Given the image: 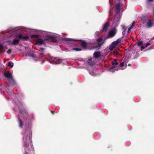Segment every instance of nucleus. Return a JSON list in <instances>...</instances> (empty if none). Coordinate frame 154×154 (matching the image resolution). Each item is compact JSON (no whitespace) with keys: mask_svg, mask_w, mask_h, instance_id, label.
Listing matches in <instances>:
<instances>
[{"mask_svg":"<svg viewBox=\"0 0 154 154\" xmlns=\"http://www.w3.org/2000/svg\"><path fill=\"white\" fill-rule=\"evenodd\" d=\"M23 146L25 150L24 154H29L30 149L33 150V146L31 139L32 135L31 127L26 129L23 133Z\"/></svg>","mask_w":154,"mask_h":154,"instance_id":"1","label":"nucleus"},{"mask_svg":"<svg viewBox=\"0 0 154 154\" xmlns=\"http://www.w3.org/2000/svg\"><path fill=\"white\" fill-rule=\"evenodd\" d=\"M12 37L14 38L12 41H6L9 45H17L19 43V39H21L23 40H27L29 39V37L27 35H23L21 33H17L16 31L12 30L10 33L7 35V37Z\"/></svg>","mask_w":154,"mask_h":154,"instance_id":"2","label":"nucleus"},{"mask_svg":"<svg viewBox=\"0 0 154 154\" xmlns=\"http://www.w3.org/2000/svg\"><path fill=\"white\" fill-rule=\"evenodd\" d=\"M128 62L127 59H126L119 65L117 60L115 59L112 62V66L109 69V71L112 72H114L120 69H124L126 68Z\"/></svg>","mask_w":154,"mask_h":154,"instance_id":"3","label":"nucleus"},{"mask_svg":"<svg viewBox=\"0 0 154 154\" xmlns=\"http://www.w3.org/2000/svg\"><path fill=\"white\" fill-rule=\"evenodd\" d=\"M5 76L8 78L10 84L13 85L16 84V82L12 77L11 74L9 73H5Z\"/></svg>","mask_w":154,"mask_h":154,"instance_id":"4","label":"nucleus"},{"mask_svg":"<svg viewBox=\"0 0 154 154\" xmlns=\"http://www.w3.org/2000/svg\"><path fill=\"white\" fill-rule=\"evenodd\" d=\"M44 33L46 34L45 39L47 40L49 39L55 38L57 37L56 35H52L50 32H44Z\"/></svg>","mask_w":154,"mask_h":154,"instance_id":"5","label":"nucleus"},{"mask_svg":"<svg viewBox=\"0 0 154 154\" xmlns=\"http://www.w3.org/2000/svg\"><path fill=\"white\" fill-rule=\"evenodd\" d=\"M19 29H21L24 31L27 32H35V30L32 29L30 28H28L26 27H25L24 26H20L19 27Z\"/></svg>","mask_w":154,"mask_h":154,"instance_id":"6","label":"nucleus"},{"mask_svg":"<svg viewBox=\"0 0 154 154\" xmlns=\"http://www.w3.org/2000/svg\"><path fill=\"white\" fill-rule=\"evenodd\" d=\"M116 32V30L115 29H113L111 30L109 33L108 37L109 38H110L113 36Z\"/></svg>","mask_w":154,"mask_h":154,"instance_id":"7","label":"nucleus"},{"mask_svg":"<svg viewBox=\"0 0 154 154\" xmlns=\"http://www.w3.org/2000/svg\"><path fill=\"white\" fill-rule=\"evenodd\" d=\"M49 57L52 60H54V62H56L55 63H54L55 64H59L60 63L61 61V60L60 59H57V58H54L52 57H51L50 56V55L49 56Z\"/></svg>","mask_w":154,"mask_h":154,"instance_id":"8","label":"nucleus"},{"mask_svg":"<svg viewBox=\"0 0 154 154\" xmlns=\"http://www.w3.org/2000/svg\"><path fill=\"white\" fill-rule=\"evenodd\" d=\"M93 59L92 58L89 59L87 62L88 65L90 66V67H91L92 68V66L95 64V63L93 61H92V60Z\"/></svg>","mask_w":154,"mask_h":154,"instance_id":"9","label":"nucleus"},{"mask_svg":"<svg viewBox=\"0 0 154 154\" xmlns=\"http://www.w3.org/2000/svg\"><path fill=\"white\" fill-rule=\"evenodd\" d=\"M153 21L149 20H148L146 24V26L147 28H149L152 27L153 26Z\"/></svg>","mask_w":154,"mask_h":154,"instance_id":"10","label":"nucleus"},{"mask_svg":"<svg viewBox=\"0 0 154 154\" xmlns=\"http://www.w3.org/2000/svg\"><path fill=\"white\" fill-rule=\"evenodd\" d=\"M20 116L23 115L25 117H26L27 116V112L23 108V110L22 111L20 110Z\"/></svg>","mask_w":154,"mask_h":154,"instance_id":"11","label":"nucleus"},{"mask_svg":"<svg viewBox=\"0 0 154 154\" xmlns=\"http://www.w3.org/2000/svg\"><path fill=\"white\" fill-rule=\"evenodd\" d=\"M109 26V24L108 23H105L103 26V32H106Z\"/></svg>","mask_w":154,"mask_h":154,"instance_id":"12","label":"nucleus"},{"mask_svg":"<svg viewBox=\"0 0 154 154\" xmlns=\"http://www.w3.org/2000/svg\"><path fill=\"white\" fill-rule=\"evenodd\" d=\"M117 45L116 43L113 42L109 46L110 50L111 51L113 50Z\"/></svg>","mask_w":154,"mask_h":154,"instance_id":"13","label":"nucleus"},{"mask_svg":"<svg viewBox=\"0 0 154 154\" xmlns=\"http://www.w3.org/2000/svg\"><path fill=\"white\" fill-rule=\"evenodd\" d=\"M36 42L38 43H40L41 44H44L45 43L44 40L41 38L37 39Z\"/></svg>","mask_w":154,"mask_h":154,"instance_id":"14","label":"nucleus"},{"mask_svg":"<svg viewBox=\"0 0 154 154\" xmlns=\"http://www.w3.org/2000/svg\"><path fill=\"white\" fill-rule=\"evenodd\" d=\"M63 39L65 41H72V42L75 41H77L79 40H77V39H75L70 38H64Z\"/></svg>","mask_w":154,"mask_h":154,"instance_id":"15","label":"nucleus"},{"mask_svg":"<svg viewBox=\"0 0 154 154\" xmlns=\"http://www.w3.org/2000/svg\"><path fill=\"white\" fill-rule=\"evenodd\" d=\"M120 4L119 3L117 4L116 5L117 12L118 13H119L120 11Z\"/></svg>","mask_w":154,"mask_h":154,"instance_id":"16","label":"nucleus"},{"mask_svg":"<svg viewBox=\"0 0 154 154\" xmlns=\"http://www.w3.org/2000/svg\"><path fill=\"white\" fill-rule=\"evenodd\" d=\"M5 47L3 46L2 45L0 44V52L2 53L5 52Z\"/></svg>","mask_w":154,"mask_h":154,"instance_id":"17","label":"nucleus"},{"mask_svg":"<svg viewBox=\"0 0 154 154\" xmlns=\"http://www.w3.org/2000/svg\"><path fill=\"white\" fill-rule=\"evenodd\" d=\"M101 54L100 52H96L94 54V57L96 58H97L100 56Z\"/></svg>","mask_w":154,"mask_h":154,"instance_id":"18","label":"nucleus"},{"mask_svg":"<svg viewBox=\"0 0 154 154\" xmlns=\"http://www.w3.org/2000/svg\"><path fill=\"white\" fill-rule=\"evenodd\" d=\"M103 39L102 38H97V42L98 43V47L100 45V43L102 42L103 41Z\"/></svg>","mask_w":154,"mask_h":154,"instance_id":"19","label":"nucleus"},{"mask_svg":"<svg viewBox=\"0 0 154 154\" xmlns=\"http://www.w3.org/2000/svg\"><path fill=\"white\" fill-rule=\"evenodd\" d=\"M81 46L83 48H85L87 46V43L83 41L81 43Z\"/></svg>","mask_w":154,"mask_h":154,"instance_id":"20","label":"nucleus"},{"mask_svg":"<svg viewBox=\"0 0 154 154\" xmlns=\"http://www.w3.org/2000/svg\"><path fill=\"white\" fill-rule=\"evenodd\" d=\"M121 42V39H118L116 41L113 42L114 43H116L117 45L120 43Z\"/></svg>","mask_w":154,"mask_h":154,"instance_id":"21","label":"nucleus"},{"mask_svg":"<svg viewBox=\"0 0 154 154\" xmlns=\"http://www.w3.org/2000/svg\"><path fill=\"white\" fill-rule=\"evenodd\" d=\"M13 65L14 63L12 62H9L8 63V66H10L11 68H12L13 66Z\"/></svg>","mask_w":154,"mask_h":154,"instance_id":"22","label":"nucleus"},{"mask_svg":"<svg viewBox=\"0 0 154 154\" xmlns=\"http://www.w3.org/2000/svg\"><path fill=\"white\" fill-rule=\"evenodd\" d=\"M30 56L33 58V60L35 61H37L39 60L38 58L35 57L34 55H31Z\"/></svg>","mask_w":154,"mask_h":154,"instance_id":"23","label":"nucleus"},{"mask_svg":"<svg viewBox=\"0 0 154 154\" xmlns=\"http://www.w3.org/2000/svg\"><path fill=\"white\" fill-rule=\"evenodd\" d=\"M18 121L19 123V126L20 127L22 128L23 127V125H22V122L21 121L20 119H18Z\"/></svg>","mask_w":154,"mask_h":154,"instance_id":"24","label":"nucleus"},{"mask_svg":"<svg viewBox=\"0 0 154 154\" xmlns=\"http://www.w3.org/2000/svg\"><path fill=\"white\" fill-rule=\"evenodd\" d=\"M99 32L98 31H96L95 32L94 34V36L95 37H96L99 34Z\"/></svg>","mask_w":154,"mask_h":154,"instance_id":"25","label":"nucleus"},{"mask_svg":"<svg viewBox=\"0 0 154 154\" xmlns=\"http://www.w3.org/2000/svg\"><path fill=\"white\" fill-rule=\"evenodd\" d=\"M133 25H131V26L128 29V33H129V32H130V30H131V29L133 28Z\"/></svg>","mask_w":154,"mask_h":154,"instance_id":"26","label":"nucleus"},{"mask_svg":"<svg viewBox=\"0 0 154 154\" xmlns=\"http://www.w3.org/2000/svg\"><path fill=\"white\" fill-rule=\"evenodd\" d=\"M142 43L143 42L142 41H139L137 42V45L139 46L141 45L142 44Z\"/></svg>","mask_w":154,"mask_h":154,"instance_id":"27","label":"nucleus"},{"mask_svg":"<svg viewBox=\"0 0 154 154\" xmlns=\"http://www.w3.org/2000/svg\"><path fill=\"white\" fill-rule=\"evenodd\" d=\"M73 50L76 51H81V49H80L77 48H73Z\"/></svg>","mask_w":154,"mask_h":154,"instance_id":"28","label":"nucleus"},{"mask_svg":"<svg viewBox=\"0 0 154 154\" xmlns=\"http://www.w3.org/2000/svg\"><path fill=\"white\" fill-rule=\"evenodd\" d=\"M89 71L90 74H91V75H95V74L93 72L91 71L90 70H89Z\"/></svg>","mask_w":154,"mask_h":154,"instance_id":"29","label":"nucleus"},{"mask_svg":"<svg viewBox=\"0 0 154 154\" xmlns=\"http://www.w3.org/2000/svg\"><path fill=\"white\" fill-rule=\"evenodd\" d=\"M113 54L114 56H117L118 54V52L116 51H115L113 52Z\"/></svg>","mask_w":154,"mask_h":154,"instance_id":"30","label":"nucleus"},{"mask_svg":"<svg viewBox=\"0 0 154 154\" xmlns=\"http://www.w3.org/2000/svg\"><path fill=\"white\" fill-rule=\"evenodd\" d=\"M150 45V43H147L146 44V45H145V47H147L148 46H149V45Z\"/></svg>","mask_w":154,"mask_h":154,"instance_id":"31","label":"nucleus"},{"mask_svg":"<svg viewBox=\"0 0 154 154\" xmlns=\"http://www.w3.org/2000/svg\"><path fill=\"white\" fill-rule=\"evenodd\" d=\"M11 50H8V51H7V53L8 54H10L11 52Z\"/></svg>","mask_w":154,"mask_h":154,"instance_id":"32","label":"nucleus"},{"mask_svg":"<svg viewBox=\"0 0 154 154\" xmlns=\"http://www.w3.org/2000/svg\"><path fill=\"white\" fill-rule=\"evenodd\" d=\"M145 47H144L143 46H141V50H142L143 49H144L145 48Z\"/></svg>","mask_w":154,"mask_h":154,"instance_id":"33","label":"nucleus"},{"mask_svg":"<svg viewBox=\"0 0 154 154\" xmlns=\"http://www.w3.org/2000/svg\"><path fill=\"white\" fill-rule=\"evenodd\" d=\"M37 35H32L31 37H37Z\"/></svg>","mask_w":154,"mask_h":154,"instance_id":"34","label":"nucleus"},{"mask_svg":"<svg viewBox=\"0 0 154 154\" xmlns=\"http://www.w3.org/2000/svg\"><path fill=\"white\" fill-rule=\"evenodd\" d=\"M136 23V22L135 21H134L133 22L132 24V25H133V26H134V23Z\"/></svg>","mask_w":154,"mask_h":154,"instance_id":"35","label":"nucleus"},{"mask_svg":"<svg viewBox=\"0 0 154 154\" xmlns=\"http://www.w3.org/2000/svg\"><path fill=\"white\" fill-rule=\"evenodd\" d=\"M40 49L41 50H42L43 51L44 50V48H40Z\"/></svg>","mask_w":154,"mask_h":154,"instance_id":"36","label":"nucleus"},{"mask_svg":"<svg viewBox=\"0 0 154 154\" xmlns=\"http://www.w3.org/2000/svg\"><path fill=\"white\" fill-rule=\"evenodd\" d=\"M153 17H154V9L153 10Z\"/></svg>","mask_w":154,"mask_h":154,"instance_id":"37","label":"nucleus"},{"mask_svg":"<svg viewBox=\"0 0 154 154\" xmlns=\"http://www.w3.org/2000/svg\"><path fill=\"white\" fill-rule=\"evenodd\" d=\"M84 61H82V62H81L80 63V64H82V63H84Z\"/></svg>","mask_w":154,"mask_h":154,"instance_id":"38","label":"nucleus"},{"mask_svg":"<svg viewBox=\"0 0 154 154\" xmlns=\"http://www.w3.org/2000/svg\"><path fill=\"white\" fill-rule=\"evenodd\" d=\"M149 2H151L152 0H147Z\"/></svg>","mask_w":154,"mask_h":154,"instance_id":"39","label":"nucleus"},{"mask_svg":"<svg viewBox=\"0 0 154 154\" xmlns=\"http://www.w3.org/2000/svg\"><path fill=\"white\" fill-rule=\"evenodd\" d=\"M124 26H123V28L124 29Z\"/></svg>","mask_w":154,"mask_h":154,"instance_id":"40","label":"nucleus"},{"mask_svg":"<svg viewBox=\"0 0 154 154\" xmlns=\"http://www.w3.org/2000/svg\"><path fill=\"white\" fill-rule=\"evenodd\" d=\"M90 43L92 44V43H92H92Z\"/></svg>","mask_w":154,"mask_h":154,"instance_id":"41","label":"nucleus"}]
</instances>
